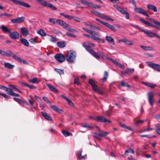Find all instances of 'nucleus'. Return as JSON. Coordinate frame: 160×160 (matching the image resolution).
I'll use <instances>...</instances> for the list:
<instances>
[{"label":"nucleus","mask_w":160,"mask_h":160,"mask_svg":"<svg viewBox=\"0 0 160 160\" xmlns=\"http://www.w3.org/2000/svg\"><path fill=\"white\" fill-rule=\"evenodd\" d=\"M13 52L10 51H9L8 52V53H7V52L4 51H3V50L2 51L1 53V54L2 55L8 57H10L11 56H12V55H13Z\"/></svg>","instance_id":"obj_22"},{"label":"nucleus","mask_w":160,"mask_h":160,"mask_svg":"<svg viewBox=\"0 0 160 160\" xmlns=\"http://www.w3.org/2000/svg\"><path fill=\"white\" fill-rule=\"evenodd\" d=\"M48 130L50 132L53 133L54 134H57V131L52 128H50Z\"/></svg>","instance_id":"obj_60"},{"label":"nucleus","mask_w":160,"mask_h":160,"mask_svg":"<svg viewBox=\"0 0 160 160\" xmlns=\"http://www.w3.org/2000/svg\"><path fill=\"white\" fill-rule=\"evenodd\" d=\"M113 6L117 10L120 12L122 14H125L126 18L128 19H129L130 18V15L129 13L124 10L123 8L116 5H114Z\"/></svg>","instance_id":"obj_5"},{"label":"nucleus","mask_w":160,"mask_h":160,"mask_svg":"<svg viewBox=\"0 0 160 160\" xmlns=\"http://www.w3.org/2000/svg\"><path fill=\"white\" fill-rule=\"evenodd\" d=\"M120 42H123L126 44L128 45H132L133 44V42L125 38H122L119 40H118V43H119Z\"/></svg>","instance_id":"obj_16"},{"label":"nucleus","mask_w":160,"mask_h":160,"mask_svg":"<svg viewBox=\"0 0 160 160\" xmlns=\"http://www.w3.org/2000/svg\"><path fill=\"white\" fill-rule=\"evenodd\" d=\"M46 7H49L53 10H57V8L52 4L48 2Z\"/></svg>","instance_id":"obj_41"},{"label":"nucleus","mask_w":160,"mask_h":160,"mask_svg":"<svg viewBox=\"0 0 160 160\" xmlns=\"http://www.w3.org/2000/svg\"><path fill=\"white\" fill-rule=\"evenodd\" d=\"M76 54V53L75 51L72 50L69 51L66 56V60L69 62H73L75 59Z\"/></svg>","instance_id":"obj_3"},{"label":"nucleus","mask_w":160,"mask_h":160,"mask_svg":"<svg viewBox=\"0 0 160 160\" xmlns=\"http://www.w3.org/2000/svg\"><path fill=\"white\" fill-rule=\"evenodd\" d=\"M58 20V19L52 18H50L48 19L49 21L53 24H57Z\"/></svg>","instance_id":"obj_46"},{"label":"nucleus","mask_w":160,"mask_h":160,"mask_svg":"<svg viewBox=\"0 0 160 160\" xmlns=\"http://www.w3.org/2000/svg\"><path fill=\"white\" fill-rule=\"evenodd\" d=\"M13 100L19 103H22L25 104L26 105H28V104L27 103L25 102L20 98H13Z\"/></svg>","instance_id":"obj_39"},{"label":"nucleus","mask_w":160,"mask_h":160,"mask_svg":"<svg viewBox=\"0 0 160 160\" xmlns=\"http://www.w3.org/2000/svg\"><path fill=\"white\" fill-rule=\"evenodd\" d=\"M104 19H105V20H108V21H114V20L113 19H112V18H111L109 16H107V15H105V16Z\"/></svg>","instance_id":"obj_56"},{"label":"nucleus","mask_w":160,"mask_h":160,"mask_svg":"<svg viewBox=\"0 0 160 160\" xmlns=\"http://www.w3.org/2000/svg\"><path fill=\"white\" fill-rule=\"evenodd\" d=\"M111 62H113L114 64H115L116 65L120 68L122 69H124L125 68V67L124 65H122L119 62L113 59H112V60Z\"/></svg>","instance_id":"obj_27"},{"label":"nucleus","mask_w":160,"mask_h":160,"mask_svg":"<svg viewBox=\"0 0 160 160\" xmlns=\"http://www.w3.org/2000/svg\"><path fill=\"white\" fill-rule=\"evenodd\" d=\"M147 63L149 67H151L154 70L160 72V64L152 63L150 62H147Z\"/></svg>","instance_id":"obj_7"},{"label":"nucleus","mask_w":160,"mask_h":160,"mask_svg":"<svg viewBox=\"0 0 160 160\" xmlns=\"http://www.w3.org/2000/svg\"><path fill=\"white\" fill-rule=\"evenodd\" d=\"M57 45L59 47L63 48L65 46V42L64 41L58 42L57 43Z\"/></svg>","instance_id":"obj_35"},{"label":"nucleus","mask_w":160,"mask_h":160,"mask_svg":"<svg viewBox=\"0 0 160 160\" xmlns=\"http://www.w3.org/2000/svg\"><path fill=\"white\" fill-rule=\"evenodd\" d=\"M37 32L38 34L42 36H45L46 35V34L44 31L42 29H40L37 31Z\"/></svg>","instance_id":"obj_42"},{"label":"nucleus","mask_w":160,"mask_h":160,"mask_svg":"<svg viewBox=\"0 0 160 160\" xmlns=\"http://www.w3.org/2000/svg\"><path fill=\"white\" fill-rule=\"evenodd\" d=\"M66 35L68 37H72L74 38H76L77 37L76 35L72 34V33L67 32L66 33Z\"/></svg>","instance_id":"obj_54"},{"label":"nucleus","mask_w":160,"mask_h":160,"mask_svg":"<svg viewBox=\"0 0 160 160\" xmlns=\"http://www.w3.org/2000/svg\"><path fill=\"white\" fill-rule=\"evenodd\" d=\"M147 19H148L149 20L151 21L153 23L155 24V25L152 24L150 22L145 21L142 18H141L140 20L141 22H143L146 25L148 26L154 28L158 30L160 29V22H159L155 19L150 18H147Z\"/></svg>","instance_id":"obj_1"},{"label":"nucleus","mask_w":160,"mask_h":160,"mask_svg":"<svg viewBox=\"0 0 160 160\" xmlns=\"http://www.w3.org/2000/svg\"><path fill=\"white\" fill-rule=\"evenodd\" d=\"M83 30L86 32L89 33L90 34L92 35H91L89 34H83V35L87 38H89L92 39L93 40L95 35L97 36L98 37H100L101 36L100 34L94 31L90 30L87 28H82Z\"/></svg>","instance_id":"obj_2"},{"label":"nucleus","mask_w":160,"mask_h":160,"mask_svg":"<svg viewBox=\"0 0 160 160\" xmlns=\"http://www.w3.org/2000/svg\"><path fill=\"white\" fill-rule=\"evenodd\" d=\"M68 30L70 32H78V31L75 29H74V28H69V27L68 28Z\"/></svg>","instance_id":"obj_61"},{"label":"nucleus","mask_w":160,"mask_h":160,"mask_svg":"<svg viewBox=\"0 0 160 160\" xmlns=\"http://www.w3.org/2000/svg\"><path fill=\"white\" fill-rule=\"evenodd\" d=\"M0 28L2 30L3 32L5 33H9L10 34L11 31V29L8 28L4 25H2Z\"/></svg>","instance_id":"obj_21"},{"label":"nucleus","mask_w":160,"mask_h":160,"mask_svg":"<svg viewBox=\"0 0 160 160\" xmlns=\"http://www.w3.org/2000/svg\"><path fill=\"white\" fill-rule=\"evenodd\" d=\"M99 55H100V57H101L102 58L104 59L109 60L111 61H112V59L107 57L105 55L103 54L102 52H100V53H99Z\"/></svg>","instance_id":"obj_40"},{"label":"nucleus","mask_w":160,"mask_h":160,"mask_svg":"<svg viewBox=\"0 0 160 160\" xmlns=\"http://www.w3.org/2000/svg\"><path fill=\"white\" fill-rule=\"evenodd\" d=\"M50 107L51 108L58 112L61 113L62 112V110L61 109L54 105H51Z\"/></svg>","instance_id":"obj_28"},{"label":"nucleus","mask_w":160,"mask_h":160,"mask_svg":"<svg viewBox=\"0 0 160 160\" xmlns=\"http://www.w3.org/2000/svg\"><path fill=\"white\" fill-rule=\"evenodd\" d=\"M147 8L148 9L151 10L154 12H156L157 11L156 7L152 5L149 4L147 5Z\"/></svg>","instance_id":"obj_29"},{"label":"nucleus","mask_w":160,"mask_h":160,"mask_svg":"<svg viewBox=\"0 0 160 160\" xmlns=\"http://www.w3.org/2000/svg\"><path fill=\"white\" fill-rule=\"evenodd\" d=\"M54 57L57 61L61 63L64 62L65 59L64 56L61 53L56 54Z\"/></svg>","instance_id":"obj_6"},{"label":"nucleus","mask_w":160,"mask_h":160,"mask_svg":"<svg viewBox=\"0 0 160 160\" xmlns=\"http://www.w3.org/2000/svg\"><path fill=\"white\" fill-rule=\"evenodd\" d=\"M61 26L64 29L68 30L69 28V25L64 22Z\"/></svg>","instance_id":"obj_50"},{"label":"nucleus","mask_w":160,"mask_h":160,"mask_svg":"<svg viewBox=\"0 0 160 160\" xmlns=\"http://www.w3.org/2000/svg\"><path fill=\"white\" fill-rule=\"evenodd\" d=\"M82 46L85 48L86 50L88 52H90V50H93L91 48V47H94L95 46V44L92 43H89L88 45L83 44Z\"/></svg>","instance_id":"obj_12"},{"label":"nucleus","mask_w":160,"mask_h":160,"mask_svg":"<svg viewBox=\"0 0 160 160\" xmlns=\"http://www.w3.org/2000/svg\"><path fill=\"white\" fill-rule=\"evenodd\" d=\"M0 88L7 91V93L9 95L14 97H19L20 95L13 92V90L11 88H8L3 86H0Z\"/></svg>","instance_id":"obj_4"},{"label":"nucleus","mask_w":160,"mask_h":160,"mask_svg":"<svg viewBox=\"0 0 160 160\" xmlns=\"http://www.w3.org/2000/svg\"><path fill=\"white\" fill-rule=\"evenodd\" d=\"M25 18L23 17L16 18L14 19L11 20V22L13 23H17L22 22H24Z\"/></svg>","instance_id":"obj_10"},{"label":"nucleus","mask_w":160,"mask_h":160,"mask_svg":"<svg viewBox=\"0 0 160 160\" xmlns=\"http://www.w3.org/2000/svg\"><path fill=\"white\" fill-rule=\"evenodd\" d=\"M41 113L42 116L47 120L48 121H52V119L50 117V115H48L46 113L44 112H41Z\"/></svg>","instance_id":"obj_23"},{"label":"nucleus","mask_w":160,"mask_h":160,"mask_svg":"<svg viewBox=\"0 0 160 160\" xmlns=\"http://www.w3.org/2000/svg\"><path fill=\"white\" fill-rule=\"evenodd\" d=\"M74 83L78 85H80V83L79 82L78 78H76L74 79Z\"/></svg>","instance_id":"obj_59"},{"label":"nucleus","mask_w":160,"mask_h":160,"mask_svg":"<svg viewBox=\"0 0 160 160\" xmlns=\"http://www.w3.org/2000/svg\"><path fill=\"white\" fill-rule=\"evenodd\" d=\"M88 82L92 86L93 90L95 91H98V90L99 88L93 80L91 78L89 79Z\"/></svg>","instance_id":"obj_9"},{"label":"nucleus","mask_w":160,"mask_h":160,"mask_svg":"<svg viewBox=\"0 0 160 160\" xmlns=\"http://www.w3.org/2000/svg\"><path fill=\"white\" fill-rule=\"evenodd\" d=\"M62 132L65 137L69 136L70 135H72V134L71 133H70L65 130H62Z\"/></svg>","instance_id":"obj_43"},{"label":"nucleus","mask_w":160,"mask_h":160,"mask_svg":"<svg viewBox=\"0 0 160 160\" xmlns=\"http://www.w3.org/2000/svg\"><path fill=\"white\" fill-rule=\"evenodd\" d=\"M19 34L17 32H11L9 34V36L12 38L14 39H18L19 37Z\"/></svg>","instance_id":"obj_15"},{"label":"nucleus","mask_w":160,"mask_h":160,"mask_svg":"<svg viewBox=\"0 0 160 160\" xmlns=\"http://www.w3.org/2000/svg\"><path fill=\"white\" fill-rule=\"evenodd\" d=\"M87 26H88L90 28L92 29L95 30V26L90 24H86Z\"/></svg>","instance_id":"obj_64"},{"label":"nucleus","mask_w":160,"mask_h":160,"mask_svg":"<svg viewBox=\"0 0 160 160\" xmlns=\"http://www.w3.org/2000/svg\"><path fill=\"white\" fill-rule=\"evenodd\" d=\"M21 33L25 36H27L29 34L28 30L25 27H22L20 28Z\"/></svg>","instance_id":"obj_19"},{"label":"nucleus","mask_w":160,"mask_h":160,"mask_svg":"<svg viewBox=\"0 0 160 160\" xmlns=\"http://www.w3.org/2000/svg\"><path fill=\"white\" fill-rule=\"evenodd\" d=\"M0 95L2 96V97H3V98H5L9 99L10 98V96L7 95L6 94H5V93H0Z\"/></svg>","instance_id":"obj_53"},{"label":"nucleus","mask_w":160,"mask_h":160,"mask_svg":"<svg viewBox=\"0 0 160 160\" xmlns=\"http://www.w3.org/2000/svg\"><path fill=\"white\" fill-rule=\"evenodd\" d=\"M5 67L8 69H11L13 68L14 67V65L11 64L8 62H5L4 63Z\"/></svg>","instance_id":"obj_31"},{"label":"nucleus","mask_w":160,"mask_h":160,"mask_svg":"<svg viewBox=\"0 0 160 160\" xmlns=\"http://www.w3.org/2000/svg\"><path fill=\"white\" fill-rule=\"evenodd\" d=\"M19 83L24 86L27 87L31 89H35L36 88L34 86L27 84L24 82H19Z\"/></svg>","instance_id":"obj_25"},{"label":"nucleus","mask_w":160,"mask_h":160,"mask_svg":"<svg viewBox=\"0 0 160 160\" xmlns=\"http://www.w3.org/2000/svg\"><path fill=\"white\" fill-rule=\"evenodd\" d=\"M11 56L16 60L20 62L21 60V58L13 54Z\"/></svg>","instance_id":"obj_48"},{"label":"nucleus","mask_w":160,"mask_h":160,"mask_svg":"<svg viewBox=\"0 0 160 160\" xmlns=\"http://www.w3.org/2000/svg\"><path fill=\"white\" fill-rule=\"evenodd\" d=\"M89 52L97 59H99L100 58V55L99 54V53L100 52H97L94 50H90V52Z\"/></svg>","instance_id":"obj_18"},{"label":"nucleus","mask_w":160,"mask_h":160,"mask_svg":"<svg viewBox=\"0 0 160 160\" xmlns=\"http://www.w3.org/2000/svg\"><path fill=\"white\" fill-rule=\"evenodd\" d=\"M36 1L43 7H46L48 3L46 1L43 0H36Z\"/></svg>","instance_id":"obj_38"},{"label":"nucleus","mask_w":160,"mask_h":160,"mask_svg":"<svg viewBox=\"0 0 160 160\" xmlns=\"http://www.w3.org/2000/svg\"><path fill=\"white\" fill-rule=\"evenodd\" d=\"M141 31L147 34L148 36L150 38H153L154 36H155L156 34L152 32L151 30L145 31L144 30H141Z\"/></svg>","instance_id":"obj_14"},{"label":"nucleus","mask_w":160,"mask_h":160,"mask_svg":"<svg viewBox=\"0 0 160 160\" xmlns=\"http://www.w3.org/2000/svg\"><path fill=\"white\" fill-rule=\"evenodd\" d=\"M61 97L67 101V102L68 103V104L70 106H73V103L72 102V101L70 100L66 96H64L63 95H62Z\"/></svg>","instance_id":"obj_32"},{"label":"nucleus","mask_w":160,"mask_h":160,"mask_svg":"<svg viewBox=\"0 0 160 160\" xmlns=\"http://www.w3.org/2000/svg\"><path fill=\"white\" fill-rule=\"evenodd\" d=\"M135 8L134 10L136 12L143 14L146 17H149V15L142 8H136V7Z\"/></svg>","instance_id":"obj_11"},{"label":"nucleus","mask_w":160,"mask_h":160,"mask_svg":"<svg viewBox=\"0 0 160 160\" xmlns=\"http://www.w3.org/2000/svg\"><path fill=\"white\" fill-rule=\"evenodd\" d=\"M96 119L97 121L99 122H108L110 123L111 122V121L108 120L106 118L102 116H98L97 117Z\"/></svg>","instance_id":"obj_13"},{"label":"nucleus","mask_w":160,"mask_h":160,"mask_svg":"<svg viewBox=\"0 0 160 160\" xmlns=\"http://www.w3.org/2000/svg\"><path fill=\"white\" fill-rule=\"evenodd\" d=\"M140 47L146 51H152L153 50L152 48L150 46H146L144 45H141Z\"/></svg>","instance_id":"obj_37"},{"label":"nucleus","mask_w":160,"mask_h":160,"mask_svg":"<svg viewBox=\"0 0 160 160\" xmlns=\"http://www.w3.org/2000/svg\"><path fill=\"white\" fill-rule=\"evenodd\" d=\"M126 70L127 71V74L128 75L132 74L134 71V68H128Z\"/></svg>","instance_id":"obj_45"},{"label":"nucleus","mask_w":160,"mask_h":160,"mask_svg":"<svg viewBox=\"0 0 160 160\" xmlns=\"http://www.w3.org/2000/svg\"><path fill=\"white\" fill-rule=\"evenodd\" d=\"M81 126L83 128H86L90 129H92L93 128V127L90 125L89 123H86L84 125H82Z\"/></svg>","instance_id":"obj_49"},{"label":"nucleus","mask_w":160,"mask_h":160,"mask_svg":"<svg viewBox=\"0 0 160 160\" xmlns=\"http://www.w3.org/2000/svg\"><path fill=\"white\" fill-rule=\"evenodd\" d=\"M108 75V72L106 71H105L104 73L103 77L101 79L103 83L104 82L107 80Z\"/></svg>","instance_id":"obj_34"},{"label":"nucleus","mask_w":160,"mask_h":160,"mask_svg":"<svg viewBox=\"0 0 160 160\" xmlns=\"http://www.w3.org/2000/svg\"><path fill=\"white\" fill-rule=\"evenodd\" d=\"M142 83L144 85H145L146 86L152 88H153L157 86V85L156 84H153L152 83H151L150 82H142Z\"/></svg>","instance_id":"obj_26"},{"label":"nucleus","mask_w":160,"mask_h":160,"mask_svg":"<svg viewBox=\"0 0 160 160\" xmlns=\"http://www.w3.org/2000/svg\"><path fill=\"white\" fill-rule=\"evenodd\" d=\"M119 125L122 127L126 129L127 130L131 131H134V130L132 128L128 127V126H126L125 124L122 123H119Z\"/></svg>","instance_id":"obj_33"},{"label":"nucleus","mask_w":160,"mask_h":160,"mask_svg":"<svg viewBox=\"0 0 160 160\" xmlns=\"http://www.w3.org/2000/svg\"><path fill=\"white\" fill-rule=\"evenodd\" d=\"M145 121L144 120H139L135 122V124H138L143 123Z\"/></svg>","instance_id":"obj_62"},{"label":"nucleus","mask_w":160,"mask_h":160,"mask_svg":"<svg viewBox=\"0 0 160 160\" xmlns=\"http://www.w3.org/2000/svg\"><path fill=\"white\" fill-rule=\"evenodd\" d=\"M105 38L109 43L112 44L113 45H115V42L114 39L111 36H106Z\"/></svg>","instance_id":"obj_24"},{"label":"nucleus","mask_w":160,"mask_h":160,"mask_svg":"<svg viewBox=\"0 0 160 160\" xmlns=\"http://www.w3.org/2000/svg\"><path fill=\"white\" fill-rule=\"evenodd\" d=\"M21 42L25 46L27 47L29 46V43L28 40L25 38H22L20 40Z\"/></svg>","instance_id":"obj_30"},{"label":"nucleus","mask_w":160,"mask_h":160,"mask_svg":"<svg viewBox=\"0 0 160 160\" xmlns=\"http://www.w3.org/2000/svg\"><path fill=\"white\" fill-rule=\"evenodd\" d=\"M2 16H7L8 17H11L12 15L10 14L6 13H1V17Z\"/></svg>","instance_id":"obj_55"},{"label":"nucleus","mask_w":160,"mask_h":160,"mask_svg":"<svg viewBox=\"0 0 160 160\" xmlns=\"http://www.w3.org/2000/svg\"><path fill=\"white\" fill-rule=\"evenodd\" d=\"M109 133L108 132H105L103 133H98L96 132L94 133V135H93V136L95 138H98V137L100 136L102 137H103L107 135Z\"/></svg>","instance_id":"obj_17"},{"label":"nucleus","mask_w":160,"mask_h":160,"mask_svg":"<svg viewBox=\"0 0 160 160\" xmlns=\"http://www.w3.org/2000/svg\"><path fill=\"white\" fill-rule=\"evenodd\" d=\"M61 26L64 29L68 30L69 28V25L64 22Z\"/></svg>","instance_id":"obj_51"},{"label":"nucleus","mask_w":160,"mask_h":160,"mask_svg":"<svg viewBox=\"0 0 160 160\" xmlns=\"http://www.w3.org/2000/svg\"><path fill=\"white\" fill-rule=\"evenodd\" d=\"M91 12L94 15H95L97 16H98V17L99 14H100V13L99 12H97L96 11H91Z\"/></svg>","instance_id":"obj_57"},{"label":"nucleus","mask_w":160,"mask_h":160,"mask_svg":"<svg viewBox=\"0 0 160 160\" xmlns=\"http://www.w3.org/2000/svg\"><path fill=\"white\" fill-rule=\"evenodd\" d=\"M55 71L58 73L60 75L63 74H64V72L63 70L61 69H58L56 68L55 69Z\"/></svg>","instance_id":"obj_52"},{"label":"nucleus","mask_w":160,"mask_h":160,"mask_svg":"<svg viewBox=\"0 0 160 160\" xmlns=\"http://www.w3.org/2000/svg\"><path fill=\"white\" fill-rule=\"evenodd\" d=\"M120 85L123 87H127L128 88L130 87V85L128 83H126L125 82L123 81H121L120 82Z\"/></svg>","instance_id":"obj_47"},{"label":"nucleus","mask_w":160,"mask_h":160,"mask_svg":"<svg viewBox=\"0 0 160 160\" xmlns=\"http://www.w3.org/2000/svg\"><path fill=\"white\" fill-rule=\"evenodd\" d=\"M29 81L30 82L33 83H38L39 82V81L38 80V79L36 78H33L29 79Z\"/></svg>","instance_id":"obj_44"},{"label":"nucleus","mask_w":160,"mask_h":160,"mask_svg":"<svg viewBox=\"0 0 160 160\" xmlns=\"http://www.w3.org/2000/svg\"><path fill=\"white\" fill-rule=\"evenodd\" d=\"M47 85L51 90L52 91L54 92L58 93V90L49 84H47Z\"/></svg>","instance_id":"obj_36"},{"label":"nucleus","mask_w":160,"mask_h":160,"mask_svg":"<svg viewBox=\"0 0 160 160\" xmlns=\"http://www.w3.org/2000/svg\"><path fill=\"white\" fill-rule=\"evenodd\" d=\"M73 19L76 22H80L81 21V19L77 17L73 16Z\"/></svg>","instance_id":"obj_63"},{"label":"nucleus","mask_w":160,"mask_h":160,"mask_svg":"<svg viewBox=\"0 0 160 160\" xmlns=\"http://www.w3.org/2000/svg\"><path fill=\"white\" fill-rule=\"evenodd\" d=\"M148 101L149 104L152 106L154 104V94L152 92H149L148 93Z\"/></svg>","instance_id":"obj_8"},{"label":"nucleus","mask_w":160,"mask_h":160,"mask_svg":"<svg viewBox=\"0 0 160 160\" xmlns=\"http://www.w3.org/2000/svg\"><path fill=\"white\" fill-rule=\"evenodd\" d=\"M104 25L113 32H115L116 31V29L113 26L107 22H105Z\"/></svg>","instance_id":"obj_20"},{"label":"nucleus","mask_w":160,"mask_h":160,"mask_svg":"<svg viewBox=\"0 0 160 160\" xmlns=\"http://www.w3.org/2000/svg\"><path fill=\"white\" fill-rule=\"evenodd\" d=\"M126 153H134V152L132 149L130 148L128 150H126L125 151V154H126Z\"/></svg>","instance_id":"obj_58"}]
</instances>
